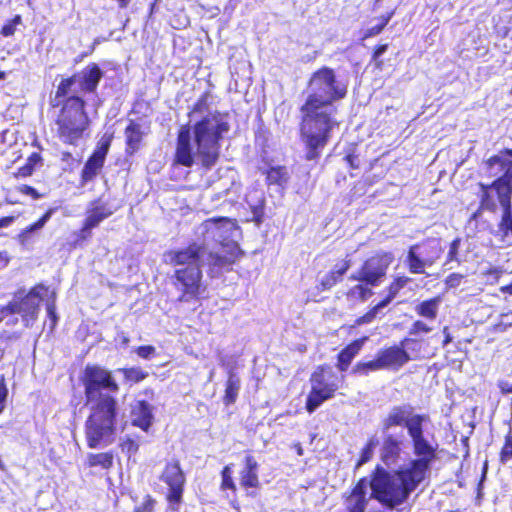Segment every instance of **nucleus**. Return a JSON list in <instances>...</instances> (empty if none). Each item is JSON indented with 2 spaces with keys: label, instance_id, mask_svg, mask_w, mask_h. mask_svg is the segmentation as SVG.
Returning <instances> with one entry per match:
<instances>
[{
  "label": "nucleus",
  "instance_id": "f257e3e1",
  "mask_svg": "<svg viewBox=\"0 0 512 512\" xmlns=\"http://www.w3.org/2000/svg\"><path fill=\"white\" fill-rule=\"evenodd\" d=\"M428 420V415L414 413V407L410 404L393 406L382 420L381 461L390 467L400 459L405 435L402 430L397 434L391 433L390 429L395 426L406 428L415 455L414 459L393 471L381 465L375 467L371 475L370 498L388 509H395L408 500L437 458L438 444L430 442L424 434V424Z\"/></svg>",
  "mask_w": 512,
  "mask_h": 512
},
{
  "label": "nucleus",
  "instance_id": "f03ea898",
  "mask_svg": "<svg viewBox=\"0 0 512 512\" xmlns=\"http://www.w3.org/2000/svg\"><path fill=\"white\" fill-rule=\"evenodd\" d=\"M195 235L200 244L193 243L185 249L164 254V261L177 267L173 284L180 292L176 299L180 303L198 299L202 266L207 265L210 277H219L242 255L239 246L241 228L229 218H209L196 227Z\"/></svg>",
  "mask_w": 512,
  "mask_h": 512
},
{
  "label": "nucleus",
  "instance_id": "7ed1b4c3",
  "mask_svg": "<svg viewBox=\"0 0 512 512\" xmlns=\"http://www.w3.org/2000/svg\"><path fill=\"white\" fill-rule=\"evenodd\" d=\"M347 86L337 80L335 72L322 67L314 72L309 81V95L302 107V138L308 149L306 158L314 160L329 138L331 130L337 125L333 115L336 112L333 103L345 97Z\"/></svg>",
  "mask_w": 512,
  "mask_h": 512
},
{
  "label": "nucleus",
  "instance_id": "20e7f679",
  "mask_svg": "<svg viewBox=\"0 0 512 512\" xmlns=\"http://www.w3.org/2000/svg\"><path fill=\"white\" fill-rule=\"evenodd\" d=\"M82 382L90 410L85 422L87 445L94 449L105 447L112 443L116 431L119 408L112 394L118 393L119 385L111 371L98 365L85 367Z\"/></svg>",
  "mask_w": 512,
  "mask_h": 512
},
{
  "label": "nucleus",
  "instance_id": "39448f33",
  "mask_svg": "<svg viewBox=\"0 0 512 512\" xmlns=\"http://www.w3.org/2000/svg\"><path fill=\"white\" fill-rule=\"evenodd\" d=\"M229 128L226 117L217 112L195 121L192 130L182 127L177 139V163L190 167L197 159L205 168L214 166L219 158V140Z\"/></svg>",
  "mask_w": 512,
  "mask_h": 512
},
{
  "label": "nucleus",
  "instance_id": "423d86ee",
  "mask_svg": "<svg viewBox=\"0 0 512 512\" xmlns=\"http://www.w3.org/2000/svg\"><path fill=\"white\" fill-rule=\"evenodd\" d=\"M54 115L59 139L64 143L76 145L89 126L84 101L79 97H69L61 106L54 109Z\"/></svg>",
  "mask_w": 512,
  "mask_h": 512
},
{
  "label": "nucleus",
  "instance_id": "0eeeda50",
  "mask_svg": "<svg viewBox=\"0 0 512 512\" xmlns=\"http://www.w3.org/2000/svg\"><path fill=\"white\" fill-rule=\"evenodd\" d=\"M339 382L338 376L330 368L317 367L310 377L311 390L306 399V410L311 414L325 401L332 399L339 389Z\"/></svg>",
  "mask_w": 512,
  "mask_h": 512
},
{
  "label": "nucleus",
  "instance_id": "6e6552de",
  "mask_svg": "<svg viewBox=\"0 0 512 512\" xmlns=\"http://www.w3.org/2000/svg\"><path fill=\"white\" fill-rule=\"evenodd\" d=\"M45 290L43 285H37L32 288L26 295H23L22 291H18L14 294L13 299L0 308V320L3 316L20 314L25 326H30L38 315L40 303L43 300L41 291Z\"/></svg>",
  "mask_w": 512,
  "mask_h": 512
},
{
  "label": "nucleus",
  "instance_id": "1a4fd4ad",
  "mask_svg": "<svg viewBox=\"0 0 512 512\" xmlns=\"http://www.w3.org/2000/svg\"><path fill=\"white\" fill-rule=\"evenodd\" d=\"M484 169L492 182L481 183L482 188H493L496 192H512V150L500 152L491 157Z\"/></svg>",
  "mask_w": 512,
  "mask_h": 512
},
{
  "label": "nucleus",
  "instance_id": "9d476101",
  "mask_svg": "<svg viewBox=\"0 0 512 512\" xmlns=\"http://www.w3.org/2000/svg\"><path fill=\"white\" fill-rule=\"evenodd\" d=\"M392 260V255L388 253L372 256L363 263L358 271L351 274L349 279L365 283L366 285L377 286L385 277Z\"/></svg>",
  "mask_w": 512,
  "mask_h": 512
},
{
  "label": "nucleus",
  "instance_id": "9b49d317",
  "mask_svg": "<svg viewBox=\"0 0 512 512\" xmlns=\"http://www.w3.org/2000/svg\"><path fill=\"white\" fill-rule=\"evenodd\" d=\"M161 480L169 486L167 500L180 503L183 494L185 476L178 461L168 463L161 475Z\"/></svg>",
  "mask_w": 512,
  "mask_h": 512
},
{
  "label": "nucleus",
  "instance_id": "f8f14e48",
  "mask_svg": "<svg viewBox=\"0 0 512 512\" xmlns=\"http://www.w3.org/2000/svg\"><path fill=\"white\" fill-rule=\"evenodd\" d=\"M411 343H416L415 339L405 338L401 341V346H391L378 352L383 369H398L410 361V356L404 349Z\"/></svg>",
  "mask_w": 512,
  "mask_h": 512
},
{
  "label": "nucleus",
  "instance_id": "ddd939ff",
  "mask_svg": "<svg viewBox=\"0 0 512 512\" xmlns=\"http://www.w3.org/2000/svg\"><path fill=\"white\" fill-rule=\"evenodd\" d=\"M512 194H482L481 206L483 210L495 211L498 205L503 209L501 230L512 232V220L510 219V196Z\"/></svg>",
  "mask_w": 512,
  "mask_h": 512
},
{
  "label": "nucleus",
  "instance_id": "4468645a",
  "mask_svg": "<svg viewBox=\"0 0 512 512\" xmlns=\"http://www.w3.org/2000/svg\"><path fill=\"white\" fill-rule=\"evenodd\" d=\"M109 147H110V139L109 138H102L98 142L95 151L90 156V158L87 160V162L82 170L83 182L91 181L100 172L101 168L103 167Z\"/></svg>",
  "mask_w": 512,
  "mask_h": 512
},
{
  "label": "nucleus",
  "instance_id": "2eb2a0df",
  "mask_svg": "<svg viewBox=\"0 0 512 512\" xmlns=\"http://www.w3.org/2000/svg\"><path fill=\"white\" fill-rule=\"evenodd\" d=\"M220 364L227 373L223 402L225 405L229 406L234 404L237 400L239 391L241 389V379L236 373V361L222 357L220 359Z\"/></svg>",
  "mask_w": 512,
  "mask_h": 512
},
{
  "label": "nucleus",
  "instance_id": "dca6fc26",
  "mask_svg": "<svg viewBox=\"0 0 512 512\" xmlns=\"http://www.w3.org/2000/svg\"><path fill=\"white\" fill-rule=\"evenodd\" d=\"M153 410V406L146 400H135L131 405L132 424L143 431H148L154 419Z\"/></svg>",
  "mask_w": 512,
  "mask_h": 512
},
{
  "label": "nucleus",
  "instance_id": "f3484780",
  "mask_svg": "<svg viewBox=\"0 0 512 512\" xmlns=\"http://www.w3.org/2000/svg\"><path fill=\"white\" fill-rule=\"evenodd\" d=\"M120 207V203H103L101 200L97 201L94 206L88 211V216L85 222L88 226L93 228L97 227L100 222L112 215Z\"/></svg>",
  "mask_w": 512,
  "mask_h": 512
},
{
  "label": "nucleus",
  "instance_id": "a211bd4d",
  "mask_svg": "<svg viewBox=\"0 0 512 512\" xmlns=\"http://www.w3.org/2000/svg\"><path fill=\"white\" fill-rule=\"evenodd\" d=\"M418 246H412L407 255L409 270L414 274L424 273L425 266H431L439 257V249H436L435 256H425L422 252L417 253Z\"/></svg>",
  "mask_w": 512,
  "mask_h": 512
},
{
  "label": "nucleus",
  "instance_id": "6ab92c4d",
  "mask_svg": "<svg viewBox=\"0 0 512 512\" xmlns=\"http://www.w3.org/2000/svg\"><path fill=\"white\" fill-rule=\"evenodd\" d=\"M145 132L141 124L130 121L125 129L126 152L134 154L139 148Z\"/></svg>",
  "mask_w": 512,
  "mask_h": 512
},
{
  "label": "nucleus",
  "instance_id": "aec40b11",
  "mask_svg": "<svg viewBox=\"0 0 512 512\" xmlns=\"http://www.w3.org/2000/svg\"><path fill=\"white\" fill-rule=\"evenodd\" d=\"M102 76L103 72L96 64L88 65L80 74L81 89L86 92H94Z\"/></svg>",
  "mask_w": 512,
  "mask_h": 512
},
{
  "label": "nucleus",
  "instance_id": "412c9836",
  "mask_svg": "<svg viewBox=\"0 0 512 512\" xmlns=\"http://www.w3.org/2000/svg\"><path fill=\"white\" fill-rule=\"evenodd\" d=\"M367 337L355 340L347 347H345L338 355V368L340 371H346L353 360V358L359 353Z\"/></svg>",
  "mask_w": 512,
  "mask_h": 512
},
{
  "label": "nucleus",
  "instance_id": "4be33fe9",
  "mask_svg": "<svg viewBox=\"0 0 512 512\" xmlns=\"http://www.w3.org/2000/svg\"><path fill=\"white\" fill-rule=\"evenodd\" d=\"M440 303V297H434L428 300H424L415 306V312L421 317H424L429 320H434L438 315Z\"/></svg>",
  "mask_w": 512,
  "mask_h": 512
},
{
  "label": "nucleus",
  "instance_id": "5701e85b",
  "mask_svg": "<svg viewBox=\"0 0 512 512\" xmlns=\"http://www.w3.org/2000/svg\"><path fill=\"white\" fill-rule=\"evenodd\" d=\"M288 180V172L284 167H273L266 174V181L269 189H285V184Z\"/></svg>",
  "mask_w": 512,
  "mask_h": 512
},
{
  "label": "nucleus",
  "instance_id": "b1692460",
  "mask_svg": "<svg viewBox=\"0 0 512 512\" xmlns=\"http://www.w3.org/2000/svg\"><path fill=\"white\" fill-rule=\"evenodd\" d=\"M349 267V261H345L340 267L336 266L334 270L326 274L320 280V286L322 290H328L332 288L338 281L342 279V276L346 273Z\"/></svg>",
  "mask_w": 512,
  "mask_h": 512
},
{
  "label": "nucleus",
  "instance_id": "393cba45",
  "mask_svg": "<svg viewBox=\"0 0 512 512\" xmlns=\"http://www.w3.org/2000/svg\"><path fill=\"white\" fill-rule=\"evenodd\" d=\"M114 455L112 452L90 453L87 455V464L89 467H100L108 470L112 467Z\"/></svg>",
  "mask_w": 512,
  "mask_h": 512
},
{
  "label": "nucleus",
  "instance_id": "a878e982",
  "mask_svg": "<svg viewBox=\"0 0 512 512\" xmlns=\"http://www.w3.org/2000/svg\"><path fill=\"white\" fill-rule=\"evenodd\" d=\"M116 372L122 373L125 381L129 383H139L148 376V373L139 367L119 368Z\"/></svg>",
  "mask_w": 512,
  "mask_h": 512
},
{
  "label": "nucleus",
  "instance_id": "bb28decb",
  "mask_svg": "<svg viewBox=\"0 0 512 512\" xmlns=\"http://www.w3.org/2000/svg\"><path fill=\"white\" fill-rule=\"evenodd\" d=\"M382 364L380 361L379 356L373 360L367 361V362H359L355 365L353 368V373L359 374V375H368L371 371H377L382 370Z\"/></svg>",
  "mask_w": 512,
  "mask_h": 512
},
{
  "label": "nucleus",
  "instance_id": "cd10ccee",
  "mask_svg": "<svg viewBox=\"0 0 512 512\" xmlns=\"http://www.w3.org/2000/svg\"><path fill=\"white\" fill-rule=\"evenodd\" d=\"M53 213L54 209H49L37 222L28 226L21 234H19L20 241L24 243L30 233L40 230L49 221Z\"/></svg>",
  "mask_w": 512,
  "mask_h": 512
},
{
  "label": "nucleus",
  "instance_id": "c85d7f7f",
  "mask_svg": "<svg viewBox=\"0 0 512 512\" xmlns=\"http://www.w3.org/2000/svg\"><path fill=\"white\" fill-rule=\"evenodd\" d=\"M74 82H75V77L69 78V79H64L60 82V84L57 87L56 95L51 102L53 109H56L62 105L63 102L61 101V98L65 97L68 94V92Z\"/></svg>",
  "mask_w": 512,
  "mask_h": 512
},
{
  "label": "nucleus",
  "instance_id": "c756f323",
  "mask_svg": "<svg viewBox=\"0 0 512 512\" xmlns=\"http://www.w3.org/2000/svg\"><path fill=\"white\" fill-rule=\"evenodd\" d=\"M409 280L410 279L408 277H398L395 279L388 288V295L382 301H387L388 306L396 297L398 292L406 286Z\"/></svg>",
  "mask_w": 512,
  "mask_h": 512
},
{
  "label": "nucleus",
  "instance_id": "7c9ffc66",
  "mask_svg": "<svg viewBox=\"0 0 512 512\" xmlns=\"http://www.w3.org/2000/svg\"><path fill=\"white\" fill-rule=\"evenodd\" d=\"M387 307V301H380L378 304H376L373 308H371L366 314L359 317L356 320V324L363 325L371 323L381 311Z\"/></svg>",
  "mask_w": 512,
  "mask_h": 512
},
{
  "label": "nucleus",
  "instance_id": "2f4dec72",
  "mask_svg": "<svg viewBox=\"0 0 512 512\" xmlns=\"http://www.w3.org/2000/svg\"><path fill=\"white\" fill-rule=\"evenodd\" d=\"M368 285L358 284L352 287L349 292L348 296L353 299H360L362 301L367 300L372 294V290L367 287Z\"/></svg>",
  "mask_w": 512,
  "mask_h": 512
},
{
  "label": "nucleus",
  "instance_id": "473e14b6",
  "mask_svg": "<svg viewBox=\"0 0 512 512\" xmlns=\"http://www.w3.org/2000/svg\"><path fill=\"white\" fill-rule=\"evenodd\" d=\"M512 459V428H509V432L505 436V443L500 452V461L505 464Z\"/></svg>",
  "mask_w": 512,
  "mask_h": 512
},
{
  "label": "nucleus",
  "instance_id": "72a5a7b5",
  "mask_svg": "<svg viewBox=\"0 0 512 512\" xmlns=\"http://www.w3.org/2000/svg\"><path fill=\"white\" fill-rule=\"evenodd\" d=\"M241 485L256 488L259 485L257 471L244 470L241 472Z\"/></svg>",
  "mask_w": 512,
  "mask_h": 512
},
{
  "label": "nucleus",
  "instance_id": "f704fd0d",
  "mask_svg": "<svg viewBox=\"0 0 512 512\" xmlns=\"http://www.w3.org/2000/svg\"><path fill=\"white\" fill-rule=\"evenodd\" d=\"M390 19L391 14L381 17L380 22L377 25H374L366 30L364 38H369L381 33L384 27L388 24Z\"/></svg>",
  "mask_w": 512,
  "mask_h": 512
},
{
  "label": "nucleus",
  "instance_id": "c9c22d12",
  "mask_svg": "<svg viewBox=\"0 0 512 512\" xmlns=\"http://www.w3.org/2000/svg\"><path fill=\"white\" fill-rule=\"evenodd\" d=\"M431 331L432 328L429 327L426 323L421 320H417L411 325L408 333L410 336H419L422 333L427 334Z\"/></svg>",
  "mask_w": 512,
  "mask_h": 512
},
{
  "label": "nucleus",
  "instance_id": "e433bc0d",
  "mask_svg": "<svg viewBox=\"0 0 512 512\" xmlns=\"http://www.w3.org/2000/svg\"><path fill=\"white\" fill-rule=\"evenodd\" d=\"M21 17L17 15L12 21L8 22L2 27L1 34L5 37L11 36L15 33L16 25L20 23Z\"/></svg>",
  "mask_w": 512,
  "mask_h": 512
},
{
  "label": "nucleus",
  "instance_id": "4c0bfd02",
  "mask_svg": "<svg viewBox=\"0 0 512 512\" xmlns=\"http://www.w3.org/2000/svg\"><path fill=\"white\" fill-rule=\"evenodd\" d=\"M460 247V239H454L451 244L447 255V262L456 261L459 263V259L457 258L458 250Z\"/></svg>",
  "mask_w": 512,
  "mask_h": 512
},
{
  "label": "nucleus",
  "instance_id": "58836bf2",
  "mask_svg": "<svg viewBox=\"0 0 512 512\" xmlns=\"http://www.w3.org/2000/svg\"><path fill=\"white\" fill-rule=\"evenodd\" d=\"M139 357L143 359H150L156 353V349L151 345L139 346L136 350Z\"/></svg>",
  "mask_w": 512,
  "mask_h": 512
},
{
  "label": "nucleus",
  "instance_id": "ea45409f",
  "mask_svg": "<svg viewBox=\"0 0 512 512\" xmlns=\"http://www.w3.org/2000/svg\"><path fill=\"white\" fill-rule=\"evenodd\" d=\"M121 447L122 451L127 453L129 456L135 454L139 449L138 443L132 439H127L126 441H124L121 444Z\"/></svg>",
  "mask_w": 512,
  "mask_h": 512
},
{
  "label": "nucleus",
  "instance_id": "a19ab883",
  "mask_svg": "<svg viewBox=\"0 0 512 512\" xmlns=\"http://www.w3.org/2000/svg\"><path fill=\"white\" fill-rule=\"evenodd\" d=\"M154 506L155 500L148 495L145 501L135 509V512H153Z\"/></svg>",
  "mask_w": 512,
  "mask_h": 512
},
{
  "label": "nucleus",
  "instance_id": "79ce46f5",
  "mask_svg": "<svg viewBox=\"0 0 512 512\" xmlns=\"http://www.w3.org/2000/svg\"><path fill=\"white\" fill-rule=\"evenodd\" d=\"M373 454H374V450L365 445V447L361 451L360 458L357 462V467H360L361 465L370 461L371 458L373 457Z\"/></svg>",
  "mask_w": 512,
  "mask_h": 512
},
{
  "label": "nucleus",
  "instance_id": "37998d69",
  "mask_svg": "<svg viewBox=\"0 0 512 512\" xmlns=\"http://www.w3.org/2000/svg\"><path fill=\"white\" fill-rule=\"evenodd\" d=\"M8 396V389L4 382V378L0 381V414L5 409V403Z\"/></svg>",
  "mask_w": 512,
  "mask_h": 512
},
{
  "label": "nucleus",
  "instance_id": "c03bdc74",
  "mask_svg": "<svg viewBox=\"0 0 512 512\" xmlns=\"http://www.w3.org/2000/svg\"><path fill=\"white\" fill-rule=\"evenodd\" d=\"M222 486L227 489H234V482L229 474V468L225 467L222 471Z\"/></svg>",
  "mask_w": 512,
  "mask_h": 512
},
{
  "label": "nucleus",
  "instance_id": "a18cd8bd",
  "mask_svg": "<svg viewBox=\"0 0 512 512\" xmlns=\"http://www.w3.org/2000/svg\"><path fill=\"white\" fill-rule=\"evenodd\" d=\"M463 276L458 273H452L446 278V285L449 288H455L460 285Z\"/></svg>",
  "mask_w": 512,
  "mask_h": 512
},
{
  "label": "nucleus",
  "instance_id": "49530a36",
  "mask_svg": "<svg viewBox=\"0 0 512 512\" xmlns=\"http://www.w3.org/2000/svg\"><path fill=\"white\" fill-rule=\"evenodd\" d=\"M205 109H206V97H202L196 103V105L192 111V117H195L197 113L204 112Z\"/></svg>",
  "mask_w": 512,
  "mask_h": 512
},
{
  "label": "nucleus",
  "instance_id": "de8ad7c7",
  "mask_svg": "<svg viewBox=\"0 0 512 512\" xmlns=\"http://www.w3.org/2000/svg\"><path fill=\"white\" fill-rule=\"evenodd\" d=\"M245 463L246 465L244 470L257 471L258 463L253 456H246Z\"/></svg>",
  "mask_w": 512,
  "mask_h": 512
},
{
  "label": "nucleus",
  "instance_id": "09e8293b",
  "mask_svg": "<svg viewBox=\"0 0 512 512\" xmlns=\"http://www.w3.org/2000/svg\"><path fill=\"white\" fill-rule=\"evenodd\" d=\"M92 229H93V227L88 226V224L86 222H84L82 229L79 231L78 238L80 240H86L88 237L91 236Z\"/></svg>",
  "mask_w": 512,
  "mask_h": 512
},
{
  "label": "nucleus",
  "instance_id": "8fccbe9b",
  "mask_svg": "<svg viewBox=\"0 0 512 512\" xmlns=\"http://www.w3.org/2000/svg\"><path fill=\"white\" fill-rule=\"evenodd\" d=\"M34 168L33 164L26 163L23 167L19 168L18 176L26 177L32 174Z\"/></svg>",
  "mask_w": 512,
  "mask_h": 512
},
{
  "label": "nucleus",
  "instance_id": "3c124183",
  "mask_svg": "<svg viewBox=\"0 0 512 512\" xmlns=\"http://www.w3.org/2000/svg\"><path fill=\"white\" fill-rule=\"evenodd\" d=\"M498 387L503 394L512 393V384L507 381H500Z\"/></svg>",
  "mask_w": 512,
  "mask_h": 512
},
{
  "label": "nucleus",
  "instance_id": "603ef678",
  "mask_svg": "<svg viewBox=\"0 0 512 512\" xmlns=\"http://www.w3.org/2000/svg\"><path fill=\"white\" fill-rule=\"evenodd\" d=\"M47 313H48L50 319L53 321V323H55L57 321V315H56V312H55L54 304H48L47 305Z\"/></svg>",
  "mask_w": 512,
  "mask_h": 512
},
{
  "label": "nucleus",
  "instance_id": "864d4df0",
  "mask_svg": "<svg viewBox=\"0 0 512 512\" xmlns=\"http://www.w3.org/2000/svg\"><path fill=\"white\" fill-rule=\"evenodd\" d=\"M13 221H14L13 216L2 217L0 219V229L4 228V227H8L9 225H11L13 223Z\"/></svg>",
  "mask_w": 512,
  "mask_h": 512
},
{
  "label": "nucleus",
  "instance_id": "5fc2aeb1",
  "mask_svg": "<svg viewBox=\"0 0 512 512\" xmlns=\"http://www.w3.org/2000/svg\"><path fill=\"white\" fill-rule=\"evenodd\" d=\"M379 445V440L377 438V436H372L370 437V439L368 440L366 446L369 447V448H372L373 450H375V448Z\"/></svg>",
  "mask_w": 512,
  "mask_h": 512
},
{
  "label": "nucleus",
  "instance_id": "6e6d98bb",
  "mask_svg": "<svg viewBox=\"0 0 512 512\" xmlns=\"http://www.w3.org/2000/svg\"><path fill=\"white\" fill-rule=\"evenodd\" d=\"M41 158L39 156V154L37 153H33L30 155V157L28 158V161L27 163L28 164H33V168L35 167L36 164H38L40 162Z\"/></svg>",
  "mask_w": 512,
  "mask_h": 512
},
{
  "label": "nucleus",
  "instance_id": "4d7b16f0",
  "mask_svg": "<svg viewBox=\"0 0 512 512\" xmlns=\"http://www.w3.org/2000/svg\"><path fill=\"white\" fill-rule=\"evenodd\" d=\"M387 48L388 46L386 44L379 46L374 53V57L378 58L383 55L387 51Z\"/></svg>",
  "mask_w": 512,
  "mask_h": 512
},
{
  "label": "nucleus",
  "instance_id": "13d9d810",
  "mask_svg": "<svg viewBox=\"0 0 512 512\" xmlns=\"http://www.w3.org/2000/svg\"><path fill=\"white\" fill-rule=\"evenodd\" d=\"M254 219L256 222H261V216H262V208L261 207H255L253 210Z\"/></svg>",
  "mask_w": 512,
  "mask_h": 512
},
{
  "label": "nucleus",
  "instance_id": "bf43d9fd",
  "mask_svg": "<svg viewBox=\"0 0 512 512\" xmlns=\"http://www.w3.org/2000/svg\"><path fill=\"white\" fill-rule=\"evenodd\" d=\"M8 263V256L5 252H0V269L5 267Z\"/></svg>",
  "mask_w": 512,
  "mask_h": 512
},
{
  "label": "nucleus",
  "instance_id": "052dcab7",
  "mask_svg": "<svg viewBox=\"0 0 512 512\" xmlns=\"http://www.w3.org/2000/svg\"><path fill=\"white\" fill-rule=\"evenodd\" d=\"M443 333L445 335V339L443 341V346L445 347L448 343H450L452 341V337L449 334L447 327L444 328Z\"/></svg>",
  "mask_w": 512,
  "mask_h": 512
},
{
  "label": "nucleus",
  "instance_id": "680f3d73",
  "mask_svg": "<svg viewBox=\"0 0 512 512\" xmlns=\"http://www.w3.org/2000/svg\"><path fill=\"white\" fill-rule=\"evenodd\" d=\"M120 8H125L130 3V0H117Z\"/></svg>",
  "mask_w": 512,
  "mask_h": 512
},
{
  "label": "nucleus",
  "instance_id": "e2e57ef3",
  "mask_svg": "<svg viewBox=\"0 0 512 512\" xmlns=\"http://www.w3.org/2000/svg\"><path fill=\"white\" fill-rule=\"evenodd\" d=\"M345 160H347V162L352 166V167H357V165H355V161H354V157L349 155L345 158Z\"/></svg>",
  "mask_w": 512,
  "mask_h": 512
},
{
  "label": "nucleus",
  "instance_id": "0e129e2a",
  "mask_svg": "<svg viewBox=\"0 0 512 512\" xmlns=\"http://www.w3.org/2000/svg\"><path fill=\"white\" fill-rule=\"evenodd\" d=\"M506 292L512 295V283L505 288Z\"/></svg>",
  "mask_w": 512,
  "mask_h": 512
},
{
  "label": "nucleus",
  "instance_id": "69168bd1",
  "mask_svg": "<svg viewBox=\"0 0 512 512\" xmlns=\"http://www.w3.org/2000/svg\"><path fill=\"white\" fill-rule=\"evenodd\" d=\"M33 196L34 199H39L43 194H39V193H36V194H31Z\"/></svg>",
  "mask_w": 512,
  "mask_h": 512
},
{
  "label": "nucleus",
  "instance_id": "338daca9",
  "mask_svg": "<svg viewBox=\"0 0 512 512\" xmlns=\"http://www.w3.org/2000/svg\"><path fill=\"white\" fill-rule=\"evenodd\" d=\"M486 467H487V463L484 466V471H483V474H482V480L485 479V477H486Z\"/></svg>",
  "mask_w": 512,
  "mask_h": 512
},
{
  "label": "nucleus",
  "instance_id": "774afa93",
  "mask_svg": "<svg viewBox=\"0 0 512 512\" xmlns=\"http://www.w3.org/2000/svg\"><path fill=\"white\" fill-rule=\"evenodd\" d=\"M25 192L33 193V192H36V190H35V189H33V188L28 187V188H27V190H26Z\"/></svg>",
  "mask_w": 512,
  "mask_h": 512
}]
</instances>
